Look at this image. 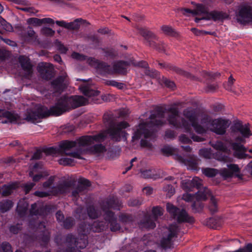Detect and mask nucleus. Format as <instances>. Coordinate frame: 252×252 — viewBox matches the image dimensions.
I'll return each mask as SVG.
<instances>
[{
	"mask_svg": "<svg viewBox=\"0 0 252 252\" xmlns=\"http://www.w3.org/2000/svg\"><path fill=\"white\" fill-rule=\"evenodd\" d=\"M129 126L126 122H122L116 125H111L106 130L102 131L95 135H87L82 136L74 141H63L59 144L61 152L71 158L63 157L59 160L60 164L73 165L74 160L72 158H81V155L85 151H89L95 154H100L105 151V148L102 144H95L101 142L109 135L111 139L115 141L126 139L125 129Z\"/></svg>",
	"mask_w": 252,
	"mask_h": 252,
	"instance_id": "nucleus-1",
	"label": "nucleus"
},
{
	"mask_svg": "<svg viewBox=\"0 0 252 252\" xmlns=\"http://www.w3.org/2000/svg\"><path fill=\"white\" fill-rule=\"evenodd\" d=\"M167 111L169 114L167 120L169 124L176 128H181L189 133L193 127L199 134L210 130L217 134L223 135L230 124L228 120L222 118L211 120L207 116L198 123V115L194 110L190 108L184 111V115L188 121L181 118L178 109L175 107H171Z\"/></svg>",
	"mask_w": 252,
	"mask_h": 252,
	"instance_id": "nucleus-2",
	"label": "nucleus"
},
{
	"mask_svg": "<svg viewBox=\"0 0 252 252\" xmlns=\"http://www.w3.org/2000/svg\"><path fill=\"white\" fill-rule=\"evenodd\" d=\"M164 113V112L159 110L156 114L151 115L148 121L139 124L134 129L132 140L141 139L142 146H149V143L146 139L151 136L152 130L155 126H161L165 123Z\"/></svg>",
	"mask_w": 252,
	"mask_h": 252,
	"instance_id": "nucleus-3",
	"label": "nucleus"
},
{
	"mask_svg": "<svg viewBox=\"0 0 252 252\" xmlns=\"http://www.w3.org/2000/svg\"><path fill=\"white\" fill-rule=\"evenodd\" d=\"M87 62L92 66L102 70L104 72L108 74L116 73L124 74L126 72L128 65L130 64L142 67H147V63L145 62H136L134 60H131L128 63L125 62L114 63L113 67H111L105 63L100 62L93 58L87 59Z\"/></svg>",
	"mask_w": 252,
	"mask_h": 252,
	"instance_id": "nucleus-4",
	"label": "nucleus"
},
{
	"mask_svg": "<svg viewBox=\"0 0 252 252\" xmlns=\"http://www.w3.org/2000/svg\"><path fill=\"white\" fill-rule=\"evenodd\" d=\"M195 7L196 9L194 10L183 8L181 11L184 14L189 13L193 15H200L201 16L200 18L195 19V22L197 23L201 20L220 22L228 18V14L222 11L214 10L209 12L208 8L202 4H195Z\"/></svg>",
	"mask_w": 252,
	"mask_h": 252,
	"instance_id": "nucleus-5",
	"label": "nucleus"
},
{
	"mask_svg": "<svg viewBox=\"0 0 252 252\" xmlns=\"http://www.w3.org/2000/svg\"><path fill=\"white\" fill-rule=\"evenodd\" d=\"M210 144L212 147L218 150L219 152L216 154H212L211 149H203L199 151L200 156L208 159L214 158L224 162L232 161V158L228 156L223 155L222 153H220L222 152L225 154H230L231 153L230 150L228 149L225 144L220 141H218L216 142H211Z\"/></svg>",
	"mask_w": 252,
	"mask_h": 252,
	"instance_id": "nucleus-6",
	"label": "nucleus"
},
{
	"mask_svg": "<svg viewBox=\"0 0 252 252\" xmlns=\"http://www.w3.org/2000/svg\"><path fill=\"white\" fill-rule=\"evenodd\" d=\"M54 178V177H50L49 180L43 184V188L45 189H47V191H37L35 192L34 194L38 197H43L50 195L66 193L70 190L73 185V183L71 181L64 182L59 184L57 187L52 188L51 186Z\"/></svg>",
	"mask_w": 252,
	"mask_h": 252,
	"instance_id": "nucleus-7",
	"label": "nucleus"
},
{
	"mask_svg": "<svg viewBox=\"0 0 252 252\" xmlns=\"http://www.w3.org/2000/svg\"><path fill=\"white\" fill-rule=\"evenodd\" d=\"M61 102L60 109L57 113H63L71 108H76L81 105H86L88 100L82 96H71L70 97L64 96L59 100Z\"/></svg>",
	"mask_w": 252,
	"mask_h": 252,
	"instance_id": "nucleus-8",
	"label": "nucleus"
},
{
	"mask_svg": "<svg viewBox=\"0 0 252 252\" xmlns=\"http://www.w3.org/2000/svg\"><path fill=\"white\" fill-rule=\"evenodd\" d=\"M210 195V190L208 189H205L203 191H198L193 195L188 193H185L183 194L182 198L187 202L193 201L192 209L195 212H199L203 208V205L200 203V201L206 200Z\"/></svg>",
	"mask_w": 252,
	"mask_h": 252,
	"instance_id": "nucleus-9",
	"label": "nucleus"
},
{
	"mask_svg": "<svg viewBox=\"0 0 252 252\" xmlns=\"http://www.w3.org/2000/svg\"><path fill=\"white\" fill-rule=\"evenodd\" d=\"M252 135L249 124L243 125L238 123L231 127V136L236 141L244 142L245 139Z\"/></svg>",
	"mask_w": 252,
	"mask_h": 252,
	"instance_id": "nucleus-10",
	"label": "nucleus"
},
{
	"mask_svg": "<svg viewBox=\"0 0 252 252\" xmlns=\"http://www.w3.org/2000/svg\"><path fill=\"white\" fill-rule=\"evenodd\" d=\"M166 209L168 212L178 222H192L193 221V219L189 217L184 210L177 208L172 204L167 203Z\"/></svg>",
	"mask_w": 252,
	"mask_h": 252,
	"instance_id": "nucleus-11",
	"label": "nucleus"
},
{
	"mask_svg": "<svg viewBox=\"0 0 252 252\" xmlns=\"http://www.w3.org/2000/svg\"><path fill=\"white\" fill-rule=\"evenodd\" d=\"M236 19L241 24L252 22V7L248 4L241 5L236 13Z\"/></svg>",
	"mask_w": 252,
	"mask_h": 252,
	"instance_id": "nucleus-12",
	"label": "nucleus"
},
{
	"mask_svg": "<svg viewBox=\"0 0 252 252\" xmlns=\"http://www.w3.org/2000/svg\"><path fill=\"white\" fill-rule=\"evenodd\" d=\"M178 230L176 224L170 225L164 231V237L161 241V246L166 249L171 246V239L176 236Z\"/></svg>",
	"mask_w": 252,
	"mask_h": 252,
	"instance_id": "nucleus-13",
	"label": "nucleus"
},
{
	"mask_svg": "<svg viewBox=\"0 0 252 252\" xmlns=\"http://www.w3.org/2000/svg\"><path fill=\"white\" fill-rule=\"evenodd\" d=\"M61 102H59L58 101L55 106L51 107L50 109H48L47 107L44 106H38L36 108L37 116L38 118H43L50 115L58 116L61 115L62 113H57L58 110L60 109V107H61Z\"/></svg>",
	"mask_w": 252,
	"mask_h": 252,
	"instance_id": "nucleus-14",
	"label": "nucleus"
},
{
	"mask_svg": "<svg viewBox=\"0 0 252 252\" xmlns=\"http://www.w3.org/2000/svg\"><path fill=\"white\" fill-rule=\"evenodd\" d=\"M230 144L233 150V156L239 159H245L251 158V157L246 154V149L240 143L236 142L230 143Z\"/></svg>",
	"mask_w": 252,
	"mask_h": 252,
	"instance_id": "nucleus-15",
	"label": "nucleus"
},
{
	"mask_svg": "<svg viewBox=\"0 0 252 252\" xmlns=\"http://www.w3.org/2000/svg\"><path fill=\"white\" fill-rule=\"evenodd\" d=\"M202 181L197 177L193 178L191 180L186 179L182 182V187L186 191H191L192 189L196 187L197 189L200 188Z\"/></svg>",
	"mask_w": 252,
	"mask_h": 252,
	"instance_id": "nucleus-16",
	"label": "nucleus"
},
{
	"mask_svg": "<svg viewBox=\"0 0 252 252\" xmlns=\"http://www.w3.org/2000/svg\"><path fill=\"white\" fill-rule=\"evenodd\" d=\"M227 168H223L220 171V175L224 178L232 177L234 175H238L240 172V168L235 164H227Z\"/></svg>",
	"mask_w": 252,
	"mask_h": 252,
	"instance_id": "nucleus-17",
	"label": "nucleus"
},
{
	"mask_svg": "<svg viewBox=\"0 0 252 252\" xmlns=\"http://www.w3.org/2000/svg\"><path fill=\"white\" fill-rule=\"evenodd\" d=\"M38 70L42 78L45 79H50L53 74V65L47 63H41L38 65Z\"/></svg>",
	"mask_w": 252,
	"mask_h": 252,
	"instance_id": "nucleus-18",
	"label": "nucleus"
},
{
	"mask_svg": "<svg viewBox=\"0 0 252 252\" xmlns=\"http://www.w3.org/2000/svg\"><path fill=\"white\" fill-rule=\"evenodd\" d=\"M19 63L24 71V76L29 78L32 72V65L28 57L22 56L19 58Z\"/></svg>",
	"mask_w": 252,
	"mask_h": 252,
	"instance_id": "nucleus-19",
	"label": "nucleus"
},
{
	"mask_svg": "<svg viewBox=\"0 0 252 252\" xmlns=\"http://www.w3.org/2000/svg\"><path fill=\"white\" fill-rule=\"evenodd\" d=\"M103 211L105 213V219L106 220L105 223H110L111 230L115 231L120 229V225L117 223L116 218L114 216V214L106 210V208H103ZM108 224H107V226Z\"/></svg>",
	"mask_w": 252,
	"mask_h": 252,
	"instance_id": "nucleus-20",
	"label": "nucleus"
},
{
	"mask_svg": "<svg viewBox=\"0 0 252 252\" xmlns=\"http://www.w3.org/2000/svg\"><path fill=\"white\" fill-rule=\"evenodd\" d=\"M139 32L149 42L150 46L158 49L155 44V41L157 40V37L152 32L142 28L139 29Z\"/></svg>",
	"mask_w": 252,
	"mask_h": 252,
	"instance_id": "nucleus-21",
	"label": "nucleus"
},
{
	"mask_svg": "<svg viewBox=\"0 0 252 252\" xmlns=\"http://www.w3.org/2000/svg\"><path fill=\"white\" fill-rule=\"evenodd\" d=\"M79 89L84 95L89 97L96 96L99 94V92L93 90L92 86L88 82H84L79 87Z\"/></svg>",
	"mask_w": 252,
	"mask_h": 252,
	"instance_id": "nucleus-22",
	"label": "nucleus"
},
{
	"mask_svg": "<svg viewBox=\"0 0 252 252\" xmlns=\"http://www.w3.org/2000/svg\"><path fill=\"white\" fill-rule=\"evenodd\" d=\"M67 83L66 74V73H63L52 82V85L55 89L59 91H62L65 88Z\"/></svg>",
	"mask_w": 252,
	"mask_h": 252,
	"instance_id": "nucleus-23",
	"label": "nucleus"
},
{
	"mask_svg": "<svg viewBox=\"0 0 252 252\" xmlns=\"http://www.w3.org/2000/svg\"><path fill=\"white\" fill-rule=\"evenodd\" d=\"M28 207V203L25 199L19 200L17 205V211L20 217H23L26 215Z\"/></svg>",
	"mask_w": 252,
	"mask_h": 252,
	"instance_id": "nucleus-24",
	"label": "nucleus"
},
{
	"mask_svg": "<svg viewBox=\"0 0 252 252\" xmlns=\"http://www.w3.org/2000/svg\"><path fill=\"white\" fill-rule=\"evenodd\" d=\"M79 183L80 184L79 186L76 189L73 190L72 192V195L74 196H76L77 195L84 190L86 187L91 185L90 181L84 178L80 179L79 180Z\"/></svg>",
	"mask_w": 252,
	"mask_h": 252,
	"instance_id": "nucleus-25",
	"label": "nucleus"
},
{
	"mask_svg": "<svg viewBox=\"0 0 252 252\" xmlns=\"http://www.w3.org/2000/svg\"><path fill=\"white\" fill-rule=\"evenodd\" d=\"M37 35L31 27L28 28L27 33L23 36L24 40L29 42H34L37 40Z\"/></svg>",
	"mask_w": 252,
	"mask_h": 252,
	"instance_id": "nucleus-26",
	"label": "nucleus"
},
{
	"mask_svg": "<svg viewBox=\"0 0 252 252\" xmlns=\"http://www.w3.org/2000/svg\"><path fill=\"white\" fill-rule=\"evenodd\" d=\"M36 230L43 233L42 240L44 242H47L50 237L49 232L45 229V225L44 222L38 224V227L36 228Z\"/></svg>",
	"mask_w": 252,
	"mask_h": 252,
	"instance_id": "nucleus-27",
	"label": "nucleus"
},
{
	"mask_svg": "<svg viewBox=\"0 0 252 252\" xmlns=\"http://www.w3.org/2000/svg\"><path fill=\"white\" fill-rule=\"evenodd\" d=\"M18 188L17 183H12L8 185H5L2 188V194L3 196H7L13 192V190Z\"/></svg>",
	"mask_w": 252,
	"mask_h": 252,
	"instance_id": "nucleus-28",
	"label": "nucleus"
},
{
	"mask_svg": "<svg viewBox=\"0 0 252 252\" xmlns=\"http://www.w3.org/2000/svg\"><path fill=\"white\" fill-rule=\"evenodd\" d=\"M13 206V203L10 200H4L0 202V211L4 213L9 210Z\"/></svg>",
	"mask_w": 252,
	"mask_h": 252,
	"instance_id": "nucleus-29",
	"label": "nucleus"
},
{
	"mask_svg": "<svg viewBox=\"0 0 252 252\" xmlns=\"http://www.w3.org/2000/svg\"><path fill=\"white\" fill-rule=\"evenodd\" d=\"M37 166L38 164H35L33 166L32 170L29 173L30 176L32 178V180L34 182L39 181L43 177V175L41 173L34 175V172H35L36 171Z\"/></svg>",
	"mask_w": 252,
	"mask_h": 252,
	"instance_id": "nucleus-30",
	"label": "nucleus"
},
{
	"mask_svg": "<svg viewBox=\"0 0 252 252\" xmlns=\"http://www.w3.org/2000/svg\"><path fill=\"white\" fill-rule=\"evenodd\" d=\"M202 172L208 177H213L216 176L219 171L216 169L206 168L202 169Z\"/></svg>",
	"mask_w": 252,
	"mask_h": 252,
	"instance_id": "nucleus-31",
	"label": "nucleus"
},
{
	"mask_svg": "<svg viewBox=\"0 0 252 252\" xmlns=\"http://www.w3.org/2000/svg\"><path fill=\"white\" fill-rule=\"evenodd\" d=\"M81 25V19H76L74 21L67 23V29L76 30Z\"/></svg>",
	"mask_w": 252,
	"mask_h": 252,
	"instance_id": "nucleus-32",
	"label": "nucleus"
},
{
	"mask_svg": "<svg viewBox=\"0 0 252 252\" xmlns=\"http://www.w3.org/2000/svg\"><path fill=\"white\" fill-rule=\"evenodd\" d=\"M27 22L28 24L34 27L40 26L41 25V19L30 18L27 19Z\"/></svg>",
	"mask_w": 252,
	"mask_h": 252,
	"instance_id": "nucleus-33",
	"label": "nucleus"
},
{
	"mask_svg": "<svg viewBox=\"0 0 252 252\" xmlns=\"http://www.w3.org/2000/svg\"><path fill=\"white\" fill-rule=\"evenodd\" d=\"M105 226L103 225L102 222L98 223L96 222H94L93 224L90 227V230H92L93 231L99 232L104 230Z\"/></svg>",
	"mask_w": 252,
	"mask_h": 252,
	"instance_id": "nucleus-34",
	"label": "nucleus"
},
{
	"mask_svg": "<svg viewBox=\"0 0 252 252\" xmlns=\"http://www.w3.org/2000/svg\"><path fill=\"white\" fill-rule=\"evenodd\" d=\"M7 118L9 121H13L16 120V117L9 112L0 110V117Z\"/></svg>",
	"mask_w": 252,
	"mask_h": 252,
	"instance_id": "nucleus-35",
	"label": "nucleus"
},
{
	"mask_svg": "<svg viewBox=\"0 0 252 252\" xmlns=\"http://www.w3.org/2000/svg\"><path fill=\"white\" fill-rule=\"evenodd\" d=\"M161 30L164 33L167 35L174 36L176 34L174 30L168 26H162L161 27Z\"/></svg>",
	"mask_w": 252,
	"mask_h": 252,
	"instance_id": "nucleus-36",
	"label": "nucleus"
},
{
	"mask_svg": "<svg viewBox=\"0 0 252 252\" xmlns=\"http://www.w3.org/2000/svg\"><path fill=\"white\" fill-rule=\"evenodd\" d=\"M163 210L162 208L159 207H156L153 208L152 210L153 215L155 220L158 217L163 215Z\"/></svg>",
	"mask_w": 252,
	"mask_h": 252,
	"instance_id": "nucleus-37",
	"label": "nucleus"
},
{
	"mask_svg": "<svg viewBox=\"0 0 252 252\" xmlns=\"http://www.w3.org/2000/svg\"><path fill=\"white\" fill-rule=\"evenodd\" d=\"M0 23L2 26L3 28L7 32H11L13 30L12 26L6 22V21L0 16Z\"/></svg>",
	"mask_w": 252,
	"mask_h": 252,
	"instance_id": "nucleus-38",
	"label": "nucleus"
},
{
	"mask_svg": "<svg viewBox=\"0 0 252 252\" xmlns=\"http://www.w3.org/2000/svg\"><path fill=\"white\" fill-rule=\"evenodd\" d=\"M140 176L144 178H155L152 170H146L140 171Z\"/></svg>",
	"mask_w": 252,
	"mask_h": 252,
	"instance_id": "nucleus-39",
	"label": "nucleus"
},
{
	"mask_svg": "<svg viewBox=\"0 0 252 252\" xmlns=\"http://www.w3.org/2000/svg\"><path fill=\"white\" fill-rule=\"evenodd\" d=\"M163 190L167 192L166 195L170 197L175 193V189L171 185H167L163 188Z\"/></svg>",
	"mask_w": 252,
	"mask_h": 252,
	"instance_id": "nucleus-40",
	"label": "nucleus"
},
{
	"mask_svg": "<svg viewBox=\"0 0 252 252\" xmlns=\"http://www.w3.org/2000/svg\"><path fill=\"white\" fill-rule=\"evenodd\" d=\"M88 214L89 217L92 219H95L98 217V213L93 207H90L88 208Z\"/></svg>",
	"mask_w": 252,
	"mask_h": 252,
	"instance_id": "nucleus-41",
	"label": "nucleus"
},
{
	"mask_svg": "<svg viewBox=\"0 0 252 252\" xmlns=\"http://www.w3.org/2000/svg\"><path fill=\"white\" fill-rule=\"evenodd\" d=\"M106 84L108 85L115 87L118 89H122L124 87V84L118 83L114 80H108L106 82Z\"/></svg>",
	"mask_w": 252,
	"mask_h": 252,
	"instance_id": "nucleus-42",
	"label": "nucleus"
},
{
	"mask_svg": "<svg viewBox=\"0 0 252 252\" xmlns=\"http://www.w3.org/2000/svg\"><path fill=\"white\" fill-rule=\"evenodd\" d=\"M40 213L38 207H37V204L36 203H34V204L32 205L31 209L30 210L31 216H37Z\"/></svg>",
	"mask_w": 252,
	"mask_h": 252,
	"instance_id": "nucleus-43",
	"label": "nucleus"
},
{
	"mask_svg": "<svg viewBox=\"0 0 252 252\" xmlns=\"http://www.w3.org/2000/svg\"><path fill=\"white\" fill-rule=\"evenodd\" d=\"M209 208L211 211L213 212H216L217 210V202L213 196H212L211 198V205Z\"/></svg>",
	"mask_w": 252,
	"mask_h": 252,
	"instance_id": "nucleus-44",
	"label": "nucleus"
},
{
	"mask_svg": "<svg viewBox=\"0 0 252 252\" xmlns=\"http://www.w3.org/2000/svg\"><path fill=\"white\" fill-rule=\"evenodd\" d=\"M42 33L47 36H52L55 33V31H53L52 29L47 28V27H44L41 30Z\"/></svg>",
	"mask_w": 252,
	"mask_h": 252,
	"instance_id": "nucleus-45",
	"label": "nucleus"
},
{
	"mask_svg": "<svg viewBox=\"0 0 252 252\" xmlns=\"http://www.w3.org/2000/svg\"><path fill=\"white\" fill-rule=\"evenodd\" d=\"M234 81V79L232 77V76H230L228 78L227 84L224 86V88L228 91H232V85Z\"/></svg>",
	"mask_w": 252,
	"mask_h": 252,
	"instance_id": "nucleus-46",
	"label": "nucleus"
},
{
	"mask_svg": "<svg viewBox=\"0 0 252 252\" xmlns=\"http://www.w3.org/2000/svg\"><path fill=\"white\" fill-rule=\"evenodd\" d=\"M73 224V220L71 218H68L63 221V225L65 228H69Z\"/></svg>",
	"mask_w": 252,
	"mask_h": 252,
	"instance_id": "nucleus-47",
	"label": "nucleus"
},
{
	"mask_svg": "<svg viewBox=\"0 0 252 252\" xmlns=\"http://www.w3.org/2000/svg\"><path fill=\"white\" fill-rule=\"evenodd\" d=\"M71 56L72 58L79 61H84L86 60L85 56L76 52L73 53Z\"/></svg>",
	"mask_w": 252,
	"mask_h": 252,
	"instance_id": "nucleus-48",
	"label": "nucleus"
},
{
	"mask_svg": "<svg viewBox=\"0 0 252 252\" xmlns=\"http://www.w3.org/2000/svg\"><path fill=\"white\" fill-rule=\"evenodd\" d=\"M20 9L30 14H35L37 12V11L32 7H21Z\"/></svg>",
	"mask_w": 252,
	"mask_h": 252,
	"instance_id": "nucleus-49",
	"label": "nucleus"
},
{
	"mask_svg": "<svg viewBox=\"0 0 252 252\" xmlns=\"http://www.w3.org/2000/svg\"><path fill=\"white\" fill-rule=\"evenodd\" d=\"M3 252H12L11 246L7 243H3L1 245Z\"/></svg>",
	"mask_w": 252,
	"mask_h": 252,
	"instance_id": "nucleus-50",
	"label": "nucleus"
},
{
	"mask_svg": "<svg viewBox=\"0 0 252 252\" xmlns=\"http://www.w3.org/2000/svg\"><path fill=\"white\" fill-rule=\"evenodd\" d=\"M106 205L107 206V207L108 208H114L116 209V207L115 206V204L116 203V200L114 198L111 199L110 200L106 203Z\"/></svg>",
	"mask_w": 252,
	"mask_h": 252,
	"instance_id": "nucleus-51",
	"label": "nucleus"
},
{
	"mask_svg": "<svg viewBox=\"0 0 252 252\" xmlns=\"http://www.w3.org/2000/svg\"><path fill=\"white\" fill-rule=\"evenodd\" d=\"M144 226L148 228H154L156 225L153 220H149L144 224Z\"/></svg>",
	"mask_w": 252,
	"mask_h": 252,
	"instance_id": "nucleus-52",
	"label": "nucleus"
},
{
	"mask_svg": "<svg viewBox=\"0 0 252 252\" xmlns=\"http://www.w3.org/2000/svg\"><path fill=\"white\" fill-rule=\"evenodd\" d=\"M52 25L54 24V21L50 18H45L41 19V25L42 24Z\"/></svg>",
	"mask_w": 252,
	"mask_h": 252,
	"instance_id": "nucleus-53",
	"label": "nucleus"
},
{
	"mask_svg": "<svg viewBox=\"0 0 252 252\" xmlns=\"http://www.w3.org/2000/svg\"><path fill=\"white\" fill-rule=\"evenodd\" d=\"M42 151L41 150H38L34 153L32 158L34 159H39L42 157Z\"/></svg>",
	"mask_w": 252,
	"mask_h": 252,
	"instance_id": "nucleus-54",
	"label": "nucleus"
},
{
	"mask_svg": "<svg viewBox=\"0 0 252 252\" xmlns=\"http://www.w3.org/2000/svg\"><path fill=\"white\" fill-rule=\"evenodd\" d=\"M179 139L181 142L184 143H189L191 142L190 139L189 137H187L185 134L181 135Z\"/></svg>",
	"mask_w": 252,
	"mask_h": 252,
	"instance_id": "nucleus-55",
	"label": "nucleus"
},
{
	"mask_svg": "<svg viewBox=\"0 0 252 252\" xmlns=\"http://www.w3.org/2000/svg\"><path fill=\"white\" fill-rule=\"evenodd\" d=\"M143 191L144 193L149 195L153 193V189L150 187H147L143 189Z\"/></svg>",
	"mask_w": 252,
	"mask_h": 252,
	"instance_id": "nucleus-56",
	"label": "nucleus"
},
{
	"mask_svg": "<svg viewBox=\"0 0 252 252\" xmlns=\"http://www.w3.org/2000/svg\"><path fill=\"white\" fill-rule=\"evenodd\" d=\"M35 184L32 183H30L25 185V190L26 193H27L34 186Z\"/></svg>",
	"mask_w": 252,
	"mask_h": 252,
	"instance_id": "nucleus-57",
	"label": "nucleus"
},
{
	"mask_svg": "<svg viewBox=\"0 0 252 252\" xmlns=\"http://www.w3.org/2000/svg\"><path fill=\"white\" fill-rule=\"evenodd\" d=\"M57 150L55 148L53 147L49 148L45 151V153L47 155H53L56 154Z\"/></svg>",
	"mask_w": 252,
	"mask_h": 252,
	"instance_id": "nucleus-58",
	"label": "nucleus"
},
{
	"mask_svg": "<svg viewBox=\"0 0 252 252\" xmlns=\"http://www.w3.org/2000/svg\"><path fill=\"white\" fill-rule=\"evenodd\" d=\"M20 229V226L19 225L12 226L10 228V232L14 234L17 233Z\"/></svg>",
	"mask_w": 252,
	"mask_h": 252,
	"instance_id": "nucleus-59",
	"label": "nucleus"
},
{
	"mask_svg": "<svg viewBox=\"0 0 252 252\" xmlns=\"http://www.w3.org/2000/svg\"><path fill=\"white\" fill-rule=\"evenodd\" d=\"M162 151L164 152L172 154L173 153L174 149L170 146H167L162 149Z\"/></svg>",
	"mask_w": 252,
	"mask_h": 252,
	"instance_id": "nucleus-60",
	"label": "nucleus"
},
{
	"mask_svg": "<svg viewBox=\"0 0 252 252\" xmlns=\"http://www.w3.org/2000/svg\"><path fill=\"white\" fill-rule=\"evenodd\" d=\"M2 40L7 44L10 45V46H15L16 45V43L13 41H12L9 39H4V38H2Z\"/></svg>",
	"mask_w": 252,
	"mask_h": 252,
	"instance_id": "nucleus-61",
	"label": "nucleus"
},
{
	"mask_svg": "<svg viewBox=\"0 0 252 252\" xmlns=\"http://www.w3.org/2000/svg\"><path fill=\"white\" fill-rule=\"evenodd\" d=\"M56 218L57 220L59 221H62L64 218V216L61 211H58L56 213Z\"/></svg>",
	"mask_w": 252,
	"mask_h": 252,
	"instance_id": "nucleus-62",
	"label": "nucleus"
},
{
	"mask_svg": "<svg viewBox=\"0 0 252 252\" xmlns=\"http://www.w3.org/2000/svg\"><path fill=\"white\" fill-rule=\"evenodd\" d=\"M217 88V85L215 84L209 85L207 88L206 91L207 92H213Z\"/></svg>",
	"mask_w": 252,
	"mask_h": 252,
	"instance_id": "nucleus-63",
	"label": "nucleus"
},
{
	"mask_svg": "<svg viewBox=\"0 0 252 252\" xmlns=\"http://www.w3.org/2000/svg\"><path fill=\"white\" fill-rule=\"evenodd\" d=\"M246 169L250 174L252 175V161L248 164Z\"/></svg>",
	"mask_w": 252,
	"mask_h": 252,
	"instance_id": "nucleus-64",
	"label": "nucleus"
}]
</instances>
